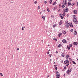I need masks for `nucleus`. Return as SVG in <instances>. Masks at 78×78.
<instances>
[{
	"label": "nucleus",
	"mask_w": 78,
	"mask_h": 78,
	"mask_svg": "<svg viewBox=\"0 0 78 78\" xmlns=\"http://www.w3.org/2000/svg\"><path fill=\"white\" fill-rule=\"evenodd\" d=\"M62 4L64 5H67V2L66 1V0H64Z\"/></svg>",
	"instance_id": "obj_1"
},
{
	"label": "nucleus",
	"mask_w": 78,
	"mask_h": 78,
	"mask_svg": "<svg viewBox=\"0 0 78 78\" xmlns=\"http://www.w3.org/2000/svg\"><path fill=\"white\" fill-rule=\"evenodd\" d=\"M56 78H59L60 77V74L58 72H57L56 73Z\"/></svg>",
	"instance_id": "obj_2"
},
{
	"label": "nucleus",
	"mask_w": 78,
	"mask_h": 78,
	"mask_svg": "<svg viewBox=\"0 0 78 78\" xmlns=\"http://www.w3.org/2000/svg\"><path fill=\"white\" fill-rule=\"evenodd\" d=\"M73 22H74V23H78V22L77 21L76 18H74L73 20Z\"/></svg>",
	"instance_id": "obj_3"
},
{
	"label": "nucleus",
	"mask_w": 78,
	"mask_h": 78,
	"mask_svg": "<svg viewBox=\"0 0 78 78\" xmlns=\"http://www.w3.org/2000/svg\"><path fill=\"white\" fill-rule=\"evenodd\" d=\"M72 72V68H71L70 69H68L66 71L67 73H68L69 74V75H70V72Z\"/></svg>",
	"instance_id": "obj_4"
},
{
	"label": "nucleus",
	"mask_w": 78,
	"mask_h": 78,
	"mask_svg": "<svg viewBox=\"0 0 78 78\" xmlns=\"http://www.w3.org/2000/svg\"><path fill=\"white\" fill-rule=\"evenodd\" d=\"M64 64H69V61L68 60H66L64 62Z\"/></svg>",
	"instance_id": "obj_5"
},
{
	"label": "nucleus",
	"mask_w": 78,
	"mask_h": 78,
	"mask_svg": "<svg viewBox=\"0 0 78 78\" xmlns=\"http://www.w3.org/2000/svg\"><path fill=\"white\" fill-rule=\"evenodd\" d=\"M60 16L61 17V19H64V15L62 14H60Z\"/></svg>",
	"instance_id": "obj_6"
},
{
	"label": "nucleus",
	"mask_w": 78,
	"mask_h": 78,
	"mask_svg": "<svg viewBox=\"0 0 78 78\" xmlns=\"http://www.w3.org/2000/svg\"><path fill=\"white\" fill-rule=\"evenodd\" d=\"M73 12L74 13V14H77V11L74 10V11H73Z\"/></svg>",
	"instance_id": "obj_7"
},
{
	"label": "nucleus",
	"mask_w": 78,
	"mask_h": 78,
	"mask_svg": "<svg viewBox=\"0 0 78 78\" xmlns=\"http://www.w3.org/2000/svg\"><path fill=\"white\" fill-rule=\"evenodd\" d=\"M62 41L63 43H67V42H66V40L65 39L63 40Z\"/></svg>",
	"instance_id": "obj_8"
},
{
	"label": "nucleus",
	"mask_w": 78,
	"mask_h": 78,
	"mask_svg": "<svg viewBox=\"0 0 78 78\" xmlns=\"http://www.w3.org/2000/svg\"><path fill=\"white\" fill-rule=\"evenodd\" d=\"M65 12H68L69 11V9L68 8H66L65 9Z\"/></svg>",
	"instance_id": "obj_9"
},
{
	"label": "nucleus",
	"mask_w": 78,
	"mask_h": 78,
	"mask_svg": "<svg viewBox=\"0 0 78 78\" xmlns=\"http://www.w3.org/2000/svg\"><path fill=\"white\" fill-rule=\"evenodd\" d=\"M71 5V3L70 2H68V6H69Z\"/></svg>",
	"instance_id": "obj_10"
},
{
	"label": "nucleus",
	"mask_w": 78,
	"mask_h": 78,
	"mask_svg": "<svg viewBox=\"0 0 78 78\" xmlns=\"http://www.w3.org/2000/svg\"><path fill=\"white\" fill-rule=\"evenodd\" d=\"M74 34L75 35H76V34H77V32H76V31H75L74 32Z\"/></svg>",
	"instance_id": "obj_11"
},
{
	"label": "nucleus",
	"mask_w": 78,
	"mask_h": 78,
	"mask_svg": "<svg viewBox=\"0 0 78 78\" xmlns=\"http://www.w3.org/2000/svg\"><path fill=\"white\" fill-rule=\"evenodd\" d=\"M73 44L74 45H77V44H78V43L74 42Z\"/></svg>",
	"instance_id": "obj_12"
},
{
	"label": "nucleus",
	"mask_w": 78,
	"mask_h": 78,
	"mask_svg": "<svg viewBox=\"0 0 78 78\" xmlns=\"http://www.w3.org/2000/svg\"><path fill=\"white\" fill-rule=\"evenodd\" d=\"M73 16L74 19H76V16L75 15H73Z\"/></svg>",
	"instance_id": "obj_13"
},
{
	"label": "nucleus",
	"mask_w": 78,
	"mask_h": 78,
	"mask_svg": "<svg viewBox=\"0 0 78 78\" xmlns=\"http://www.w3.org/2000/svg\"><path fill=\"white\" fill-rule=\"evenodd\" d=\"M70 57V56H69V55H68L67 56H66V58L67 59H68V58H69Z\"/></svg>",
	"instance_id": "obj_14"
},
{
	"label": "nucleus",
	"mask_w": 78,
	"mask_h": 78,
	"mask_svg": "<svg viewBox=\"0 0 78 78\" xmlns=\"http://www.w3.org/2000/svg\"><path fill=\"white\" fill-rule=\"evenodd\" d=\"M63 15L64 16H66V12H65V11H64L63 12Z\"/></svg>",
	"instance_id": "obj_15"
},
{
	"label": "nucleus",
	"mask_w": 78,
	"mask_h": 78,
	"mask_svg": "<svg viewBox=\"0 0 78 78\" xmlns=\"http://www.w3.org/2000/svg\"><path fill=\"white\" fill-rule=\"evenodd\" d=\"M42 18L43 19H44V20L45 19V17L44 16H42Z\"/></svg>",
	"instance_id": "obj_16"
},
{
	"label": "nucleus",
	"mask_w": 78,
	"mask_h": 78,
	"mask_svg": "<svg viewBox=\"0 0 78 78\" xmlns=\"http://www.w3.org/2000/svg\"><path fill=\"white\" fill-rule=\"evenodd\" d=\"M61 34H62L61 33H59L58 34V37H60L61 36Z\"/></svg>",
	"instance_id": "obj_17"
},
{
	"label": "nucleus",
	"mask_w": 78,
	"mask_h": 78,
	"mask_svg": "<svg viewBox=\"0 0 78 78\" xmlns=\"http://www.w3.org/2000/svg\"><path fill=\"white\" fill-rule=\"evenodd\" d=\"M52 1H53V0H50V1L49 2V3L50 4H51L52 2Z\"/></svg>",
	"instance_id": "obj_18"
},
{
	"label": "nucleus",
	"mask_w": 78,
	"mask_h": 78,
	"mask_svg": "<svg viewBox=\"0 0 78 78\" xmlns=\"http://www.w3.org/2000/svg\"><path fill=\"white\" fill-rule=\"evenodd\" d=\"M69 25L68 24H67L66 25V27L67 28H69Z\"/></svg>",
	"instance_id": "obj_19"
},
{
	"label": "nucleus",
	"mask_w": 78,
	"mask_h": 78,
	"mask_svg": "<svg viewBox=\"0 0 78 78\" xmlns=\"http://www.w3.org/2000/svg\"><path fill=\"white\" fill-rule=\"evenodd\" d=\"M68 24V25H69V26H70V25H72V23H69Z\"/></svg>",
	"instance_id": "obj_20"
},
{
	"label": "nucleus",
	"mask_w": 78,
	"mask_h": 78,
	"mask_svg": "<svg viewBox=\"0 0 78 78\" xmlns=\"http://www.w3.org/2000/svg\"><path fill=\"white\" fill-rule=\"evenodd\" d=\"M58 47H62V44H59L58 45Z\"/></svg>",
	"instance_id": "obj_21"
},
{
	"label": "nucleus",
	"mask_w": 78,
	"mask_h": 78,
	"mask_svg": "<svg viewBox=\"0 0 78 78\" xmlns=\"http://www.w3.org/2000/svg\"><path fill=\"white\" fill-rule=\"evenodd\" d=\"M63 34H66V32L64 31L63 32Z\"/></svg>",
	"instance_id": "obj_22"
},
{
	"label": "nucleus",
	"mask_w": 78,
	"mask_h": 78,
	"mask_svg": "<svg viewBox=\"0 0 78 78\" xmlns=\"http://www.w3.org/2000/svg\"><path fill=\"white\" fill-rule=\"evenodd\" d=\"M62 57H64V54L62 53Z\"/></svg>",
	"instance_id": "obj_23"
},
{
	"label": "nucleus",
	"mask_w": 78,
	"mask_h": 78,
	"mask_svg": "<svg viewBox=\"0 0 78 78\" xmlns=\"http://www.w3.org/2000/svg\"><path fill=\"white\" fill-rule=\"evenodd\" d=\"M0 75H1V76H3V75L2 73H0Z\"/></svg>",
	"instance_id": "obj_24"
},
{
	"label": "nucleus",
	"mask_w": 78,
	"mask_h": 78,
	"mask_svg": "<svg viewBox=\"0 0 78 78\" xmlns=\"http://www.w3.org/2000/svg\"><path fill=\"white\" fill-rule=\"evenodd\" d=\"M53 40H55L56 42L57 41V39H56L55 38H54L53 39Z\"/></svg>",
	"instance_id": "obj_25"
},
{
	"label": "nucleus",
	"mask_w": 78,
	"mask_h": 78,
	"mask_svg": "<svg viewBox=\"0 0 78 78\" xmlns=\"http://www.w3.org/2000/svg\"><path fill=\"white\" fill-rule=\"evenodd\" d=\"M56 25H54L53 26V27L55 28V27H56Z\"/></svg>",
	"instance_id": "obj_26"
},
{
	"label": "nucleus",
	"mask_w": 78,
	"mask_h": 78,
	"mask_svg": "<svg viewBox=\"0 0 78 78\" xmlns=\"http://www.w3.org/2000/svg\"><path fill=\"white\" fill-rule=\"evenodd\" d=\"M73 63L74 64H76V63L74 62V61H73Z\"/></svg>",
	"instance_id": "obj_27"
},
{
	"label": "nucleus",
	"mask_w": 78,
	"mask_h": 78,
	"mask_svg": "<svg viewBox=\"0 0 78 78\" xmlns=\"http://www.w3.org/2000/svg\"><path fill=\"white\" fill-rule=\"evenodd\" d=\"M62 8H64V7H65V5H62Z\"/></svg>",
	"instance_id": "obj_28"
},
{
	"label": "nucleus",
	"mask_w": 78,
	"mask_h": 78,
	"mask_svg": "<svg viewBox=\"0 0 78 78\" xmlns=\"http://www.w3.org/2000/svg\"><path fill=\"white\" fill-rule=\"evenodd\" d=\"M70 27H73V25L71 24V25H70Z\"/></svg>",
	"instance_id": "obj_29"
},
{
	"label": "nucleus",
	"mask_w": 78,
	"mask_h": 78,
	"mask_svg": "<svg viewBox=\"0 0 78 78\" xmlns=\"http://www.w3.org/2000/svg\"><path fill=\"white\" fill-rule=\"evenodd\" d=\"M67 48H68V50H70V47L69 46V47H68V46H67Z\"/></svg>",
	"instance_id": "obj_30"
},
{
	"label": "nucleus",
	"mask_w": 78,
	"mask_h": 78,
	"mask_svg": "<svg viewBox=\"0 0 78 78\" xmlns=\"http://www.w3.org/2000/svg\"><path fill=\"white\" fill-rule=\"evenodd\" d=\"M69 47H72V44H69Z\"/></svg>",
	"instance_id": "obj_31"
},
{
	"label": "nucleus",
	"mask_w": 78,
	"mask_h": 78,
	"mask_svg": "<svg viewBox=\"0 0 78 78\" xmlns=\"http://www.w3.org/2000/svg\"><path fill=\"white\" fill-rule=\"evenodd\" d=\"M56 4V2H55L53 4V5H55V4Z\"/></svg>",
	"instance_id": "obj_32"
},
{
	"label": "nucleus",
	"mask_w": 78,
	"mask_h": 78,
	"mask_svg": "<svg viewBox=\"0 0 78 78\" xmlns=\"http://www.w3.org/2000/svg\"><path fill=\"white\" fill-rule=\"evenodd\" d=\"M69 64H68L67 65H66V66L67 67H68V66H69Z\"/></svg>",
	"instance_id": "obj_33"
},
{
	"label": "nucleus",
	"mask_w": 78,
	"mask_h": 78,
	"mask_svg": "<svg viewBox=\"0 0 78 78\" xmlns=\"http://www.w3.org/2000/svg\"><path fill=\"white\" fill-rule=\"evenodd\" d=\"M66 66H65V67H64V69H65V70H66Z\"/></svg>",
	"instance_id": "obj_34"
},
{
	"label": "nucleus",
	"mask_w": 78,
	"mask_h": 78,
	"mask_svg": "<svg viewBox=\"0 0 78 78\" xmlns=\"http://www.w3.org/2000/svg\"><path fill=\"white\" fill-rule=\"evenodd\" d=\"M47 3V1H44V3H45V4H46V3Z\"/></svg>",
	"instance_id": "obj_35"
},
{
	"label": "nucleus",
	"mask_w": 78,
	"mask_h": 78,
	"mask_svg": "<svg viewBox=\"0 0 78 78\" xmlns=\"http://www.w3.org/2000/svg\"><path fill=\"white\" fill-rule=\"evenodd\" d=\"M47 11H48V12H50V10H49V9H47Z\"/></svg>",
	"instance_id": "obj_36"
},
{
	"label": "nucleus",
	"mask_w": 78,
	"mask_h": 78,
	"mask_svg": "<svg viewBox=\"0 0 78 78\" xmlns=\"http://www.w3.org/2000/svg\"><path fill=\"white\" fill-rule=\"evenodd\" d=\"M69 61H72V59L71 58H70L69 59Z\"/></svg>",
	"instance_id": "obj_37"
},
{
	"label": "nucleus",
	"mask_w": 78,
	"mask_h": 78,
	"mask_svg": "<svg viewBox=\"0 0 78 78\" xmlns=\"http://www.w3.org/2000/svg\"><path fill=\"white\" fill-rule=\"evenodd\" d=\"M73 29H71V32H73Z\"/></svg>",
	"instance_id": "obj_38"
},
{
	"label": "nucleus",
	"mask_w": 78,
	"mask_h": 78,
	"mask_svg": "<svg viewBox=\"0 0 78 78\" xmlns=\"http://www.w3.org/2000/svg\"><path fill=\"white\" fill-rule=\"evenodd\" d=\"M36 3H37V1H35V2H34V4H36Z\"/></svg>",
	"instance_id": "obj_39"
},
{
	"label": "nucleus",
	"mask_w": 78,
	"mask_h": 78,
	"mask_svg": "<svg viewBox=\"0 0 78 78\" xmlns=\"http://www.w3.org/2000/svg\"><path fill=\"white\" fill-rule=\"evenodd\" d=\"M38 9H40V6H38Z\"/></svg>",
	"instance_id": "obj_40"
},
{
	"label": "nucleus",
	"mask_w": 78,
	"mask_h": 78,
	"mask_svg": "<svg viewBox=\"0 0 78 78\" xmlns=\"http://www.w3.org/2000/svg\"><path fill=\"white\" fill-rule=\"evenodd\" d=\"M49 56L50 57H51V54H49Z\"/></svg>",
	"instance_id": "obj_41"
},
{
	"label": "nucleus",
	"mask_w": 78,
	"mask_h": 78,
	"mask_svg": "<svg viewBox=\"0 0 78 78\" xmlns=\"http://www.w3.org/2000/svg\"><path fill=\"white\" fill-rule=\"evenodd\" d=\"M68 2H71L72 1V0H68Z\"/></svg>",
	"instance_id": "obj_42"
},
{
	"label": "nucleus",
	"mask_w": 78,
	"mask_h": 78,
	"mask_svg": "<svg viewBox=\"0 0 78 78\" xmlns=\"http://www.w3.org/2000/svg\"><path fill=\"white\" fill-rule=\"evenodd\" d=\"M57 67H55V70H57Z\"/></svg>",
	"instance_id": "obj_43"
},
{
	"label": "nucleus",
	"mask_w": 78,
	"mask_h": 78,
	"mask_svg": "<svg viewBox=\"0 0 78 78\" xmlns=\"http://www.w3.org/2000/svg\"><path fill=\"white\" fill-rule=\"evenodd\" d=\"M24 29H23V27H22V30H24Z\"/></svg>",
	"instance_id": "obj_44"
},
{
	"label": "nucleus",
	"mask_w": 78,
	"mask_h": 78,
	"mask_svg": "<svg viewBox=\"0 0 78 78\" xmlns=\"http://www.w3.org/2000/svg\"><path fill=\"white\" fill-rule=\"evenodd\" d=\"M55 53H58V51H56Z\"/></svg>",
	"instance_id": "obj_45"
},
{
	"label": "nucleus",
	"mask_w": 78,
	"mask_h": 78,
	"mask_svg": "<svg viewBox=\"0 0 78 78\" xmlns=\"http://www.w3.org/2000/svg\"><path fill=\"white\" fill-rule=\"evenodd\" d=\"M61 62H62V63L63 62V60H62L61 61Z\"/></svg>",
	"instance_id": "obj_46"
},
{
	"label": "nucleus",
	"mask_w": 78,
	"mask_h": 78,
	"mask_svg": "<svg viewBox=\"0 0 78 78\" xmlns=\"http://www.w3.org/2000/svg\"><path fill=\"white\" fill-rule=\"evenodd\" d=\"M71 5H72V6H73V5H74V4H71Z\"/></svg>",
	"instance_id": "obj_47"
},
{
	"label": "nucleus",
	"mask_w": 78,
	"mask_h": 78,
	"mask_svg": "<svg viewBox=\"0 0 78 78\" xmlns=\"http://www.w3.org/2000/svg\"><path fill=\"white\" fill-rule=\"evenodd\" d=\"M49 53H50V52H49V51H48V52L47 54H49Z\"/></svg>",
	"instance_id": "obj_48"
},
{
	"label": "nucleus",
	"mask_w": 78,
	"mask_h": 78,
	"mask_svg": "<svg viewBox=\"0 0 78 78\" xmlns=\"http://www.w3.org/2000/svg\"><path fill=\"white\" fill-rule=\"evenodd\" d=\"M19 50V48H17V50Z\"/></svg>",
	"instance_id": "obj_49"
},
{
	"label": "nucleus",
	"mask_w": 78,
	"mask_h": 78,
	"mask_svg": "<svg viewBox=\"0 0 78 78\" xmlns=\"http://www.w3.org/2000/svg\"><path fill=\"white\" fill-rule=\"evenodd\" d=\"M59 11H60V9H59V10H58V12Z\"/></svg>",
	"instance_id": "obj_50"
},
{
	"label": "nucleus",
	"mask_w": 78,
	"mask_h": 78,
	"mask_svg": "<svg viewBox=\"0 0 78 78\" xmlns=\"http://www.w3.org/2000/svg\"><path fill=\"white\" fill-rule=\"evenodd\" d=\"M25 28V27H23V28Z\"/></svg>",
	"instance_id": "obj_51"
},
{
	"label": "nucleus",
	"mask_w": 78,
	"mask_h": 78,
	"mask_svg": "<svg viewBox=\"0 0 78 78\" xmlns=\"http://www.w3.org/2000/svg\"><path fill=\"white\" fill-rule=\"evenodd\" d=\"M51 16V17H53V16Z\"/></svg>",
	"instance_id": "obj_52"
},
{
	"label": "nucleus",
	"mask_w": 78,
	"mask_h": 78,
	"mask_svg": "<svg viewBox=\"0 0 78 78\" xmlns=\"http://www.w3.org/2000/svg\"><path fill=\"white\" fill-rule=\"evenodd\" d=\"M50 45H48V46H49V47H50Z\"/></svg>",
	"instance_id": "obj_53"
},
{
	"label": "nucleus",
	"mask_w": 78,
	"mask_h": 78,
	"mask_svg": "<svg viewBox=\"0 0 78 78\" xmlns=\"http://www.w3.org/2000/svg\"><path fill=\"white\" fill-rule=\"evenodd\" d=\"M48 77H49V76H48Z\"/></svg>",
	"instance_id": "obj_54"
},
{
	"label": "nucleus",
	"mask_w": 78,
	"mask_h": 78,
	"mask_svg": "<svg viewBox=\"0 0 78 78\" xmlns=\"http://www.w3.org/2000/svg\"><path fill=\"white\" fill-rule=\"evenodd\" d=\"M50 61H51V59H50Z\"/></svg>",
	"instance_id": "obj_55"
},
{
	"label": "nucleus",
	"mask_w": 78,
	"mask_h": 78,
	"mask_svg": "<svg viewBox=\"0 0 78 78\" xmlns=\"http://www.w3.org/2000/svg\"><path fill=\"white\" fill-rule=\"evenodd\" d=\"M54 64H56V62H54Z\"/></svg>",
	"instance_id": "obj_56"
},
{
	"label": "nucleus",
	"mask_w": 78,
	"mask_h": 78,
	"mask_svg": "<svg viewBox=\"0 0 78 78\" xmlns=\"http://www.w3.org/2000/svg\"><path fill=\"white\" fill-rule=\"evenodd\" d=\"M40 14H41V12H40Z\"/></svg>",
	"instance_id": "obj_57"
},
{
	"label": "nucleus",
	"mask_w": 78,
	"mask_h": 78,
	"mask_svg": "<svg viewBox=\"0 0 78 78\" xmlns=\"http://www.w3.org/2000/svg\"><path fill=\"white\" fill-rule=\"evenodd\" d=\"M77 60L78 61V59H77Z\"/></svg>",
	"instance_id": "obj_58"
},
{
	"label": "nucleus",
	"mask_w": 78,
	"mask_h": 78,
	"mask_svg": "<svg viewBox=\"0 0 78 78\" xmlns=\"http://www.w3.org/2000/svg\"><path fill=\"white\" fill-rule=\"evenodd\" d=\"M49 51H50V50H49Z\"/></svg>",
	"instance_id": "obj_59"
},
{
	"label": "nucleus",
	"mask_w": 78,
	"mask_h": 78,
	"mask_svg": "<svg viewBox=\"0 0 78 78\" xmlns=\"http://www.w3.org/2000/svg\"><path fill=\"white\" fill-rule=\"evenodd\" d=\"M65 74H64V75H65Z\"/></svg>",
	"instance_id": "obj_60"
}]
</instances>
